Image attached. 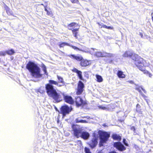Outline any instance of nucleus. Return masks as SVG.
<instances>
[{
    "label": "nucleus",
    "mask_w": 153,
    "mask_h": 153,
    "mask_svg": "<svg viewBox=\"0 0 153 153\" xmlns=\"http://www.w3.org/2000/svg\"><path fill=\"white\" fill-rule=\"evenodd\" d=\"M90 64V61L82 59L80 62L81 65L82 66L85 67Z\"/></svg>",
    "instance_id": "nucleus-17"
},
{
    "label": "nucleus",
    "mask_w": 153,
    "mask_h": 153,
    "mask_svg": "<svg viewBox=\"0 0 153 153\" xmlns=\"http://www.w3.org/2000/svg\"><path fill=\"white\" fill-rule=\"evenodd\" d=\"M109 153H117L114 152H112Z\"/></svg>",
    "instance_id": "nucleus-47"
},
{
    "label": "nucleus",
    "mask_w": 153,
    "mask_h": 153,
    "mask_svg": "<svg viewBox=\"0 0 153 153\" xmlns=\"http://www.w3.org/2000/svg\"><path fill=\"white\" fill-rule=\"evenodd\" d=\"M73 48L74 49L76 50H79L80 51H82L86 53H89L91 54H95L94 52V49L93 48H91L89 49V50H86V51H83L81 49L79 48H78L73 46H70Z\"/></svg>",
    "instance_id": "nucleus-13"
},
{
    "label": "nucleus",
    "mask_w": 153,
    "mask_h": 153,
    "mask_svg": "<svg viewBox=\"0 0 153 153\" xmlns=\"http://www.w3.org/2000/svg\"><path fill=\"white\" fill-rule=\"evenodd\" d=\"M47 14L48 15H50L51 14V13L50 12H49L48 11L47 12Z\"/></svg>",
    "instance_id": "nucleus-44"
},
{
    "label": "nucleus",
    "mask_w": 153,
    "mask_h": 153,
    "mask_svg": "<svg viewBox=\"0 0 153 153\" xmlns=\"http://www.w3.org/2000/svg\"><path fill=\"white\" fill-rule=\"evenodd\" d=\"M98 153H103V152L102 151V150H101V151H100V152H99Z\"/></svg>",
    "instance_id": "nucleus-45"
},
{
    "label": "nucleus",
    "mask_w": 153,
    "mask_h": 153,
    "mask_svg": "<svg viewBox=\"0 0 153 153\" xmlns=\"http://www.w3.org/2000/svg\"><path fill=\"white\" fill-rule=\"evenodd\" d=\"M5 8L6 10L7 13L8 14H10V13L9 12L10 9L7 6H6L5 7Z\"/></svg>",
    "instance_id": "nucleus-30"
},
{
    "label": "nucleus",
    "mask_w": 153,
    "mask_h": 153,
    "mask_svg": "<svg viewBox=\"0 0 153 153\" xmlns=\"http://www.w3.org/2000/svg\"><path fill=\"white\" fill-rule=\"evenodd\" d=\"M26 68L33 77L36 78L42 77V74L41 73L40 69L34 62L29 61L27 65Z\"/></svg>",
    "instance_id": "nucleus-2"
},
{
    "label": "nucleus",
    "mask_w": 153,
    "mask_h": 153,
    "mask_svg": "<svg viewBox=\"0 0 153 153\" xmlns=\"http://www.w3.org/2000/svg\"><path fill=\"white\" fill-rule=\"evenodd\" d=\"M140 57L137 54L134 53H132V54L131 58L132 59L134 60L135 62Z\"/></svg>",
    "instance_id": "nucleus-19"
},
{
    "label": "nucleus",
    "mask_w": 153,
    "mask_h": 153,
    "mask_svg": "<svg viewBox=\"0 0 153 153\" xmlns=\"http://www.w3.org/2000/svg\"><path fill=\"white\" fill-rule=\"evenodd\" d=\"M73 3H77L78 2V0H71Z\"/></svg>",
    "instance_id": "nucleus-34"
},
{
    "label": "nucleus",
    "mask_w": 153,
    "mask_h": 153,
    "mask_svg": "<svg viewBox=\"0 0 153 153\" xmlns=\"http://www.w3.org/2000/svg\"><path fill=\"white\" fill-rule=\"evenodd\" d=\"M85 153H91L89 149L85 147Z\"/></svg>",
    "instance_id": "nucleus-31"
},
{
    "label": "nucleus",
    "mask_w": 153,
    "mask_h": 153,
    "mask_svg": "<svg viewBox=\"0 0 153 153\" xmlns=\"http://www.w3.org/2000/svg\"><path fill=\"white\" fill-rule=\"evenodd\" d=\"M71 110V109L66 105L63 106L61 108V112L64 116L66 114H68Z\"/></svg>",
    "instance_id": "nucleus-8"
},
{
    "label": "nucleus",
    "mask_w": 153,
    "mask_h": 153,
    "mask_svg": "<svg viewBox=\"0 0 153 153\" xmlns=\"http://www.w3.org/2000/svg\"><path fill=\"white\" fill-rule=\"evenodd\" d=\"M135 64L138 68L141 71H143L145 69L143 64V59L141 58L135 61Z\"/></svg>",
    "instance_id": "nucleus-6"
},
{
    "label": "nucleus",
    "mask_w": 153,
    "mask_h": 153,
    "mask_svg": "<svg viewBox=\"0 0 153 153\" xmlns=\"http://www.w3.org/2000/svg\"><path fill=\"white\" fill-rule=\"evenodd\" d=\"M152 21H153V15L152 16Z\"/></svg>",
    "instance_id": "nucleus-49"
},
{
    "label": "nucleus",
    "mask_w": 153,
    "mask_h": 153,
    "mask_svg": "<svg viewBox=\"0 0 153 153\" xmlns=\"http://www.w3.org/2000/svg\"><path fill=\"white\" fill-rule=\"evenodd\" d=\"M142 71L144 73L146 74L147 76H149L150 78H151L152 77V74L148 71L145 70V68L144 69V70Z\"/></svg>",
    "instance_id": "nucleus-22"
},
{
    "label": "nucleus",
    "mask_w": 153,
    "mask_h": 153,
    "mask_svg": "<svg viewBox=\"0 0 153 153\" xmlns=\"http://www.w3.org/2000/svg\"><path fill=\"white\" fill-rule=\"evenodd\" d=\"M82 72H81V71H79V72H78L77 73V74L78 75V76L79 77V79L81 80L82 79Z\"/></svg>",
    "instance_id": "nucleus-29"
},
{
    "label": "nucleus",
    "mask_w": 153,
    "mask_h": 153,
    "mask_svg": "<svg viewBox=\"0 0 153 153\" xmlns=\"http://www.w3.org/2000/svg\"><path fill=\"white\" fill-rule=\"evenodd\" d=\"M45 88L48 96L52 97L56 102H59L62 100L64 93L61 92L57 93L53 86L49 84L46 85Z\"/></svg>",
    "instance_id": "nucleus-1"
},
{
    "label": "nucleus",
    "mask_w": 153,
    "mask_h": 153,
    "mask_svg": "<svg viewBox=\"0 0 153 153\" xmlns=\"http://www.w3.org/2000/svg\"><path fill=\"white\" fill-rule=\"evenodd\" d=\"M100 141L99 143L100 146H103V144L105 143L110 137V134L107 132L101 131L100 133Z\"/></svg>",
    "instance_id": "nucleus-4"
},
{
    "label": "nucleus",
    "mask_w": 153,
    "mask_h": 153,
    "mask_svg": "<svg viewBox=\"0 0 153 153\" xmlns=\"http://www.w3.org/2000/svg\"><path fill=\"white\" fill-rule=\"evenodd\" d=\"M80 120L79 118H77L76 120V123H80Z\"/></svg>",
    "instance_id": "nucleus-38"
},
{
    "label": "nucleus",
    "mask_w": 153,
    "mask_h": 153,
    "mask_svg": "<svg viewBox=\"0 0 153 153\" xmlns=\"http://www.w3.org/2000/svg\"><path fill=\"white\" fill-rule=\"evenodd\" d=\"M94 54L95 56L98 57H111L113 56V55L112 53H107L104 52H97Z\"/></svg>",
    "instance_id": "nucleus-7"
},
{
    "label": "nucleus",
    "mask_w": 153,
    "mask_h": 153,
    "mask_svg": "<svg viewBox=\"0 0 153 153\" xmlns=\"http://www.w3.org/2000/svg\"><path fill=\"white\" fill-rule=\"evenodd\" d=\"M114 146L121 151H122L126 149L125 147L120 142H116L114 143Z\"/></svg>",
    "instance_id": "nucleus-10"
},
{
    "label": "nucleus",
    "mask_w": 153,
    "mask_h": 153,
    "mask_svg": "<svg viewBox=\"0 0 153 153\" xmlns=\"http://www.w3.org/2000/svg\"><path fill=\"white\" fill-rule=\"evenodd\" d=\"M68 28L72 30L73 33L74 34V36L76 37V31L79 28V27L78 24L75 23H72L68 25Z\"/></svg>",
    "instance_id": "nucleus-5"
},
{
    "label": "nucleus",
    "mask_w": 153,
    "mask_h": 153,
    "mask_svg": "<svg viewBox=\"0 0 153 153\" xmlns=\"http://www.w3.org/2000/svg\"><path fill=\"white\" fill-rule=\"evenodd\" d=\"M99 107L101 109L103 110H105L106 109V108L103 106V105H100L99 106Z\"/></svg>",
    "instance_id": "nucleus-33"
},
{
    "label": "nucleus",
    "mask_w": 153,
    "mask_h": 153,
    "mask_svg": "<svg viewBox=\"0 0 153 153\" xmlns=\"http://www.w3.org/2000/svg\"><path fill=\"white\" fill-rule=\"evenodd\" d=\"M133 53L130 52L129 51H127L123 55V56L125 57H128V56H131L132 54Z\"/></svg>",
    "instance_id": "nucleus-25"
},
{
    "label": "nucleus",
    "mask_w": 153,
    "mask_h": 153,
    "mask_svg": "<svg viewBox=\"0 0 153 153\" xmlns=\"http://www.w3.org/2000/svg\"><path fill=\"white\" fill-rule=\"evenodd\" d=\"M65 45L69 46L68 43L65 42H63L59 45V46L60 48L63 47Z\"/></svg>",
    "instance_id": "nucleus-28"
},
{
    "label": "nucleus",
    "mask_w": 153,
    "mask_h": 153,
    "mask_svg": "<svg viewBox=\"0 0 153 153\" xmlns=\"http://www.w3.org/2000/svg\"><path fill=\"white\" fill-rule=\"evenodd\" d=\"M42 69L43 71L45 73V74L46 75H48V73H47L46 71V66L44 64H42Z\"/></svg>",
    "instance_id": "nucleus-26"
},
{
    "label": "nucleus",
    "mask_w": 153,
    "mask_h": 153,
    "mask_svg": "<svg viewBox=\"0 0 153 153\" xmlns=\"http://www.w3.org/2000/svg\"><path fill=\"white\" fill-rule=\"evenodd\" d=\"M72 128L74 135L77 138L81 137L84 140H86L89 138L90 136L89 133L86 131L82 132V129L78 125H73Z\"/></svg>",
    "instance_id": "nucleus-3"
},
{
    "label": "nucleus",
    "mask_w": 153,
    "mask_h": 153,
    "mask_svg": "<svg viewBox=\"0 0 153 153\" xmlns=\"http://www.w3.org/2000/svg\"><path fill=\"white\" fill-rule=\"evenodd\" d=\"M112 137L114 139L117 140L118 141H120L121 139L120 136L116 134H113L112 136Z\"/></svg>",
    "instance_id": "nucleus-20"
},
{
    "label": "nucleus",
    "mask_w": 153,
    "mask_h": 153,
    "mask_svg": "<svg viewBox=\"0 0 153 153\" xmlns=\"http://www.w3.org/2000/svg\"><path fill=\"white\" fill-rule=\"evenodd\" d=\"M86 122V121L83 120H80V123H85Z\"/></svg>",
    "instance_id": "nucleus-41"
},
{
    "label": "nucleus",
    "mask_w": 153,
    "mask_h": 153,
    "mask_svg": "<svg viewBox=\"0 0 153 153\" xmlns=\"http://www.w3.org/2000/svg\"><path fill=\"white\" fill-rule=\"evenodd\" d=\"M73 70L74 72H75L77 74L79 71L76 68L74 69Z\"/></svg>",
    "instance_id": "nucleus-35"
},
{
    "label": "nucleus",
    "mask_w": 153,
    "mask_h": 153,
    "mask_svg": "<svg viewBox=\"0 0 153 153\" xmlns=\"http://www.w3.org/2000/svg\"><path fill=\"white\" fill-rule=\"evenodd\" d=\"M45 10L46 11V12H47L48 11V10L46 8H45Z\"/></svg>",
    "instance_id": "nucleus-48"
},
{
    "label": "nucleus",
    "mask_w": 153,
    "mask_h": 153,
    "mask_svg": "<svg viewBox=\"0 0 153 153\" xmlns=\"http://www.w3.org/2000/svg\"><path fill=\"white\" fill-rule=\"evenodd\" d=\"M63 97L65 102L67 103L72 104L74 102L73 99L71 96L65 95L64 94Z\"/></svg>",
    "instance_id": "nucleus-11"
},
{
    "label": "nucleus",
    "mask_w": 153,
    "mask_h": 153,
    "mask_svg": "<svg viewBox=\"0 0 153 153\" xmlns=\"http://www.w3.org/2000/svg\"><path fill=\"white\" fill-rule=\"evenodd\" d=\"M118 77L120 78H124L125 77V75L121 71H118L117 74Z\"/></svg>",
    "instance_id": "nucleus-18"
},
{
    "label": "nucleus",
    "mask_w": 153,
    "mask_h": 153,
    "mask_svg": "<svg viewBox=\"0 0 153 153\" xmlns=\"http://www.w3.org/2000/svg\"><path fill=\"white\" fill-rule=\"evenodd\" d=\"M129 82L130 83H131V84L133 83V82L132 81H130Z\"/></svg>",
    "instance_id": "nucleus-46"
},
{
    "label": "nucleus",
    "mask_w": 153,
    "mask_h": 153,
    "mask_svg": "<svg viewBox=\"0 0 153 153\" xmlns=\"http://www.w3.org/2000/svg\"><path fill=\"white\" fill-rule=\"evenodd\" d=\"M141 94V95L144 98H145L146 97V96L144 94H143V93H142V92L141 91V92L140 93Z\"/></svg>",
    "instance_id": "nucleus-37"
},
{
    "label": "nucleus",
    "mask_w": 153,
    "mask_h": 153,
    "mask_svg": "<svg viewBox=\"0 0 153 153\" xmlns=\"http://www.w3.org/2000/svg\"><path fill=\"white\" fill-rule=\"evenodd\" d=\"M6 55V51H0V56H4Z\"/></svg>",
    "instance_id": "nucleus-32"
},
{
    "label": "nucleus",
    "mask_w": 153,
    "mask_h": 153,
    "mask_svg": "<svg viewBox=\"0 0 153 153\" xmlns=\"http://www.w3.org/2000/svg\"><path fill=\"white\" fill-rule=\"evenodd\" d=\"M141 89L145 93H146V91H145V90L142 87L141 88Z\"/></svg>",
    "instance_id": "nucleus-42"
},
{
    "label": "nucleus",
    "mask_w": 153,
    "mask_h": 153,
    "mask_svg": "<svg viewBox=\"0 0 153 153\" xmlns=\"http://www.w3.org/2000/svg\"><path fill=\"white\" fill-rule=\"evenodd\" d=\"M68 56L72 59H75L77 61H80L83 59V58L81 55L76 56L75 55L71 54L68 55Z\"/></svg>",
    "instance_id": "nucleus-14"
},
{
    "label": "nucleus",
    "mask_w": 153,
    "mask_h": 153,
    "mask_svg": "<svg viewBox=\"0 0 153 153\" xmlns=\"http://www.w3.org/2000/svg\"><path fill=\"white\" fill-rule=\"evenodd\" d=\"M96 76L98 82H101L103 81V79L101 76L98 75H96Z\"/></svg>",
    "instance_id": "nucleus-24"
},
{
    "label": "nucleus",
    "mask_w": 153,
    "mask_h": 153,
    "mask_svg": "<svg viewBox=\"0 0 153 153\" xmlns=\"http://www.w3.org/2000/svg\"><path fill=\"white\" fill-rule=\"evenodd\" d=\"M97 140L96 137H94L91 140V142L89 144L91 147L93 148L95 147L97 144Z\"/></svg>",
    "instance_id": "nucleus-16"
},
{
    "label": "nucleus",
    "mask_w": 153,
    "mask_h": 153,
    "mask_svg": "<svg viewBox=\"0 0 153 153\" xmlns=\"http://www.w3.org/2000/svg\"><path fill=\"white\" fill-rule=\"evenodd\" d=\"M126 140L125 139H124L123 140V143L126 146H128V144L126 142Z\"/></svg>",
    "instance_id": "nucleus-36"
},
{
    "label": "nucleus",
    "mask_w": 153,
    "mask_h": 153,
    "mask_svg": "<svg viewBox=\"0 0 153 153\" xmlns=\"http://www.w3.org/2000/svg\"><path fill=\"white\" fill-rule=\"evenodd\" d=\"M49 84L51 85H55L58 86V82H57L53 80H49Z\"/></svg>",
    "instance_id": "nucleus-23"
},
{
    "label": "nucleus",
    "mask_w": 153,
    "mask_h": 153,
    "mask_svg": "<svg viewBox=\"0 0 153 153\" xmlns=\"http://www.w3.org/2000/svg\"><path fill=\"white\" fill-rule=\"evenodd\" d=\"M57 78L58 80V81L57 82H58V87H60L64 86L65 83L63 78L58 75L57 76Z\"/></svg>",
    "instance_id": "nucleus-15"
},
{
    "label": "nucleus",
    "mask_w": 153,
    "mask_h": 153,
    "mask_svg": "<svg viewBox=\"0 0 153 153\" xmlns=\"http://www.w3.org/2000/svg\"><path fill=\"white\" fill-rule=\"evenodd\" d=\"M75 99V102L76 105L78 107L84 105L86 104L85 102L84 101L82 100L79 97H76Z\"/></svg>",
    "instance_id": "nucleus-9"
},
{
    "label": "nucleus",
    "mask_w": 153,
    "mask_h": 153,
    "mask_svg": "<svg viewBox=\"0 0 153 153\" xmlns=\"http://www.w3.org/2000/svg\"><path fill=\"white\" fill-rule=\"evenodd\" d=\"M131 129L133 131H135V128L134 126H132L131 127Z\"/></svg>",
    "instance_id": "nucleus-40"
},
{
    "label": "nucleus",
    "mask_w": 153,
    "mask_h": 153,
    "mask_svg": "<svg viewBox=\"0 0 153 153\" xmlns=\"http://www.w3.org/2000/svg\"><path fill=\"white\" fill-rule=\"evenodd\" d=\"M135 89L138 91L140 93L141 91L140 88H141H141H142V87L135 84Z\"/></svg>",
    "instance_id": "nucleus-27"
},
{
    "label": "nucleus",
    "mask_w": 153,
    "mask_h": 153,
    "mask_svg": "<svg viewBox=\"0 0 153 153\" xmlns=\"http://www.w3.org/2000/svg\"><path fill=\"white\" fill-rule=\"evenodd\" d=\"M15 53V52L14 50L11 49L6 51V54H7L9 55H12Z\"/></svg>",
    "instance_id": "nucleus-21"
},
{
    "label": "nucleus",
    "mask_w": 153,
    "mask_h": 153,
    "mask_svg": "<svg viewBox=\"0 0 153 153\" xmlns=\"http://www.w3.org/2000/svg\"><path fill=\"white\" fill-rule=\"evenodd\" d=\"M106 28H107L108 29H113V27H110V26H107V27H106Z\"/></svg>",
    "instance_id": "nucleus-39"
},
{
    "label": "nucleus",
    "mask_w": 153,
    "mask_h": 153,
    "mask_svg": "<svg viewBox=\"0 0 153 153\" xmlns=\"http://www.w3.org/2000/svg\"><path fill=\"white\" fill-rule=\"evenodd\" d=\"M84 87V85L82 82L79 81L78 84L77 91V95H80L82 92L83 91V88Z\"/></svg>",
    "instance_id": "nucleus-12"
},
{
    "label": "nucleus",
    "mask_w": 153,
    "mask_h": 153,
    "mask_svg": "<svg viewBox=\"0 0 153 153\" xmlns=\"http://www.w3.org/2000/svg\"><path fill=\"white\" fill-rule=\"evenodd\" d=\"M102 27H104L105 28H106V27H107V26L105 25H103L102 26Z\"/></svg>",
    "instance_id": "nucleus-43"
}]
</instances>
